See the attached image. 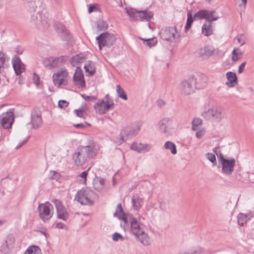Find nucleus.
Here are the masks:
<instances>
[{
    "label": "nucleus",
    "instance_id": "59",
    "mask_svg": "<svg viewBox=\"0 0 254 254\" xmlns=\"http://www.w3.org/2000/svg\"><path fill=\"white\" fill-rule=\"evenodd\" d=\"M29 136H28L26 139L22 141L21 143H19L16 147L15 148L18 149L20 148L23 145H24L29 139Z\"/></svg>",
    "mask_w": 254,
    "mask_h": 254
},
{
    "label": "nucleus",
    "instance_id": "40",
    "mask_svg": "<svg viewBox=\"0 0 254 254\" xmlns=\"http://www.w3.org/2000/svg\"><path fill=\"white\" fill-rule=\"evenodd\" d=\"M15 238L13 235L10 234L7 236L5 240L6 246L8 248H12L15 243Z\"/></svg>",
    "mask_w": 254,
    "mask_h": 254
},
{
    "label": "nucleus",
    "instance_id": "32",
    "mask_svg": "<svg viewBox=\"0 0 254 254\" xmlns=\"http://www.w3.org/2000/svg\"><path fill=\"white\" fill-rule=\"evenodd\" d=\"M252 217L251 214L240 213L237 216V221L240 226H244Z\"/></svg>",
    "mask_w": 254,
    "mask_h": 254
},
{
    "label": "nucleus",
    "instance_id": "29",
    "mask_svg": "<svg viewBox=\"0 0 254 254\" xmlns=\"http://www.w3.org/2000/svg\"><path fill=\"white\" fill-rule=\"evenodd\" d=\"M201 33L205 36H209L213 33V28L212 23L205 22L201 28Z\"/></svg>",
    "mask_w": 254,
    "mask_h": 254
},
{
    "label": "nucleus",
    "instance_id": "48",
    "mask_svg": "<svg viewBox=\"0 0 254 254\" xmlns=\"http://www.w3.org/2000/svg\"><path fill=\"white\" fill-rule=\"evenodd\" d=\"M97 27L99 31H102L105 30L108 25L106 22L103 20H99L97 23Z\"/></svg>",
    "mask_w": 254,
    "mask_h": 254
},
{
    "label": "nucleus",
    "instance_id": "27",
    "mask_svg": "<svg viewBox=\"0 0 254 254\" xmlns=\"http://www.w3.org/2000/svg\"><path fill=\"white\" fill-rule=\"evenodd\" d=\"M52 202L55 204L58 218L64 219V206L62 201L58 199H55L52 200Z\"/></svg>",
    "mask_w": 254,
    "mask_h": 254
},
{
    "label": "nucleus",
    "instance_id": "44",
    "mask_svg": "<svg viewBox=\"0 0 254 254\" xmlns=\"http://www.w3.org/2000/svg\"><path fill=\"white\" fill-rule=\"evenodd\" d=\"M242 53L239 50L235 49L232 52V60L233 61H237L241 59L242 57Z\"/></svg>",
    "mask_w": 254,
    "mask_h": 254
},
{
    "label": "nucleus",
    "instance_id": "31",
    "mask_svg": "<svg viewBox=\"0 0 254 254\" xmlns=\"http://www.w3.org/2000/svg\"><path fill=\"white\" fill-rule=\"evenodd\" d=\"M114 216L118 217L120 219L123 220L125 224H127V219L125 216L121 204L119 203L117 205L116 210L114 213Z\"/></svg>",
    "mask_w": 254,
    "mask_h": 254
},
{
    "label": "nucleus",
    "instance_id": "62",
    "mask_svg": "<svg viewBox=\"0 0 254 254\" xmlns=\"http://www.w3.org/2000/svg\"><path fill=\"white\" fill-rule=\"evenodd\" d=\"M56 227L57 228L62 229L64 227V224L62 223H58L56 224Z\"/></svg>",
    "mask_w": 254,
    "mask_h": 254
},
{
    "label": "nucleus",
    "instance_id": "55",
    "mask_svg": "<svg viewBox=\"0 0 254 254\" xmlns=\"http://www.w3.org/2000/svg\"><path fill=\"white\" fill-rule=\"evenodd\" d=\"M130 147L131 149L136 151L138 152H139V143L134 142L131 144Z\"/></svg>",
    "mask_w": 254,
    "mask_h": 254
},
{
    "label": "nucleus",
    "instance_id": "34",
    "mask_svg": "<svg viewBox=\"0 0 254 254\" xmlns=\"http://www.w3.org/2000/svg\"><path fill=\"white\" fill-rule=\"evenodd\" d=\"M185 251L187 254H203L204 253V249L199 246L193 247Z\"/></svg>",
    "mask_w": 254,
    "mask_h": 254
},
{
    "label": "nucleus",
    "instance_id": "9",
    "mask_svg": "<svg viewBox=\"0 0 254 254\" xmlns=\"http://www.w3.org/2000/svg\"><path fill=\"white\" fill-rule=\"evenodd\" d=\"M140 129V126L138 124H135L132 126L126 127L121 131V136L119 139L115 140V142L121 144L124 141V137H131L135 135Z\"/></svg>",
    "mask_w": 254,
    "mask_h": 254
},
{
    "label": "nucleus",
    "instance_id": "47",
    "mask_svg": "<svg viewBox=\"0 0 254 254\" xmlns=\"http://www.w3.org/2000/svg\"><path fill=\"white\" fill-rule=\"evenodd\" d=\"M187 16V24L185 27L186 30H188L190 28L193 21L192 15L190 12L188 13Z\"/></svg>",
    "mask_w": 254,
    "mask_h": 254
},
{
    "label": "nucleus",
    "instance_id": "56",
    "mask_svg": "<svg viewBox=\"0 0 254 254\" xmlns=\"http://www.w3.org/2000/svg\"><path fill=\"white\" fill-rule=\"evenodd\" d=\"M81 96L85 100L93 101L96 99V98L95 96H89L85 94H81Z\"/></svg>",
    "mask_w": 254,
    "mask_h": 254
},
{
    "label": "nucleus",
    "instance_id": "17",
    "mask_svg": "<svg viewBox=\"0 0 254 254\" xmlns=\"http://www.w3.org/2000/svg\"><path fill=\"white\" fill-rule=\"evenodd\" d=\"M22 1L27 9L32 14L44 9L41 6L40 0H22Z\"/></svg>",
    "mask_w": 254,
    "mask_h": 254
},
{
    "label": "nucleus",
    "instance_id": "43",
    "mask_svg": "<svg viewBox=\"0 0 254 254\" xmlns=\"http://www.w3.org/2000/svg\"><path fill=\"white\" fill-rule=\"evenodd\" d=\"M208 10H201L196 12L194 15V18L197 19H206L207 14H208Z\"/></svg>",
    "mask_w": 254,
    "mask_h": 254
},
{
    "label": "nucleus",
    "instance_id": "49",
    "mask_svg": "<svg viewBox=\"0 0 254 254\" xmlns=\"http://www.w3.org/2000/svg\"><path fill=\"white\" fill-rule=\"evenodd\" d=\"M139 152L142 151H148L151 148V146L148 144H143L139 143Z\"/></svg>",
    "mask_w": 254,
    "mask_h": 254
},
{
    "label": "nucleus",
    "instance_id": "23",
    "mask_svg": "<svg viewBox=\"0 0 254 254\" xmlns=\"http://www.w3.org/2000/svg\"><path fill=\"white\" fill-rule=\"evenodd\" d=\"M53 27L57 34L62 39L64 38V24L63 19H55L53 21Z\"/></svg>",
    "mask_w": 254,
    "mask_h": 254
},
{
    "label": "nucleus",
    "instance_id": "33",
    "mask_svg": "<svg viewBox=\"0 0 254 254\" xmlns=\"http://www.w3.org/2000/svg\"><path fill=\"white\" fill-rule=\"evenodd\" d=\"M132 207L134 210H139L143 204L142 198L138 196L133 195L131 198Z\"/></svg>",
    "mask_w": 254,
    "mask_h": 254
},
{
    "label": "nucleus",
    "instance_id": "19",
    "mask_svg": "<svg viewBox=\"0 0 254 254\" xmlns=\"http://www.w3.org/2000/svg\"><path fill=\"white\" fill-rule=\"evenodd\" d=\"M31 122L35 129L38 128L42 125L41 113L39 108L34 109L32 111Z\"/></svg>",
    "mask_w": 254,
    "mask_h": 254
},
{
    "label": "nucleus",
    "instance_id": "46",
    "mask_svg": "<svg viewBox=\"0 0 254 254\" xmlns=\"http://www.w3.org/2000/svg\"><path fill=\"white\" fill-rule=\"evenodd\" d=\"M64 41H67V44L71 46L73 43V39L72 36L70 35V32L67 30L64 29Z\"/></svg>",
    "mask_w": 254,
    "mask_h": 254
},
{
    "label": "nucleus",
    "instance_id": "36",
    "mask_svg": "<svg viewBox=\"0 0 254 254\" xmlns=\"http://www.w3.org/2000/svg\"><path fill=\"white\" fill-rule=\"evenodd\" d=\"M202 125V121L198 118H195L192 121L191 129L193 131H196L201 128Z\"/></svg>",
    "mask_w": 254,
    "mask_h": 254
},
{
    "label": "nucleus",
    "instance_id": "54",
    "mask_svg": "<svg viewBox=\"0 0 254 254\" xmlns=\"http://www.w3.org/2000/svg\"><path fill=\"white\" fill-rule=\"evenodd\" d=\"M33 80L35 85L38 86L40 84V77L38 74L35 73H33Z\"/></svg>",
    "mask_w": 254,
    "mask_h": 254
},
{
    "label": "nucleus",
    "instance_id": "7",
    "mask_svg": "<svg viewBox=\"0 0 254 254\" xmlns=\"http://www.w3.org/2000/svg\"><path fill=\"white\" fill-rule=\"evenodd\" d=\"M202 116L207 120H212L216 122H220L224 118L225 113L222 108L214 107L209 109L207 111L203 113Z\"/></svg>",
    "mask_w": 254,
    "mask_h": 254
},
{
    "label": "nucleus",
    "instance_id": "38",
    "mask_svg": "<svg viewBox=\"0 0 254 254\" xmlns=\"http://www.w3.org/2000/svg\"><path fill=\"white\" fill-rule=\"evenodd\" d=\"M164 147L166 149L170 150L173 154H176L177 153L176 146L175 143L171 141H168L165 142Z\"/></svg>",
    "mask_w": 254,
    "mask_h": 254
},
{
    "label": "nucleus",
    "instance_id": "12",
    "mask_svg": "<svg viewBox=\"0 0 254 254\" xmlns=\"http://www.w3.org/2000/svg\"><path fill=\"white\" fill-rule=\"evenodd\" d=\"M43 64L48 69H53L62 66L64 64V56L54 58L50 57L44 59Z\"/></svg>",
    "mask_w": 254,
    "mask_h": 254
},
{
    "label": "nucleus",
    "instance_id": "52",
    "mask_svg": "<svg viewBox=\"0 0 254 254\" xmlns=\"http://www.w3.org/2000/svg\"><path fill=\"white\" fill-rule=\"evenodd\" d=\"M206 158L208 159L211 162L216 163V157L214 154L211 153H207L206 154Z\"/></svg>",
    "mask_w": 254,
    "mask_h": 254
},
{
    "label": "nucleus",
    "instance_id": "26",
    "mask_svg": "<svg viewBox=\"0 0 254 254\" xmlns=\"http://www.w3.org/2000/svg\"><path fill=\"white\" fill-rule=\"evenodd\" d=\"M88 107L87 104L86 103H83L79 109L74 110V113L77 117L84 120L86 119L88 116Z\"/></svg>",
    "mask_w": 254,
    "mask_h": 254
},
{
    "label": "nucleus",
    "instance_id": "25",
    "mask_svg": "<svg viewBox=\"0 0 254 254\" xmlns=\"http://www.w3.org/2000/svg\"><path fill=\"white\" fill-rule=\"evenodd\" d=\"M226 78L228 81L226 85L229 87H234L238 83V79L236 74L232 71H229L226 73Z\"/></svg>",
    "mask_w": 254,
    "mask_h": 254
},
{
    "label": "nucleus",
    "instance_id": "53",
    "mask_svg": "<svg viewBox=\"0 0 254 254\" xmlns=\"http://www.w3.org/2000/svg\"><path fill=\"white\" fill-rule=\"evenodd\" d=\"M124 238L119 233H115L113 235V240L114 241H118L119 240H121V241L124 240Z\"/></svg>",
    "mask_w": 254,
    "mask_h": 254
},
{
    "label": "nucleus",
    "instance_id": "42",
    "mask_svg": "<svg viewBox=\"0 0 254 254\" xmlns=\"http://www.w3.org/2000/svg\"><path fill=\"white\" fill-rule=\"evenodd\" d=\"M208 13L206 16V22H210L211 23L212 21L217 20L219 18V17L215 14V11L208 10Z\"/></svg>",
    "mask_w": 254,
    "mask_h": 254
},
{
    "label": "nucleus",
    "instance_id": "51",
    "mask_svg": "<svg viewBox=\"0 0 254 254\" xmlns=\"http://www.w3.org/2000/svg\"><path fill=\"white\" fill-rule=\"evenodd\" d=\"M144 40L146 42V45L149 47H151L155 45L157 43V41L155 39H148Z\"/></svg>",
    "mask_w": 254,
    "mask_h": 254
},
{
    "label": "nucleus",
    "instance_id": "24",
    "mask_svg": "<svg viewBox=\"0 0 254 254\" xmlns=\"http://www.w3.org/2000/svg\"><path fill=\"white\" fill-rule=\"evenodd\" d=\"M54 84L57 87H60L64 83V69L61 68L53 75Z\"/></svg>",
    "mask_w": 254,
    "mask_h": 254
},
{
    "label": "nucleus",
    "instance_id": "1",
    "mask_svg": "<svg viewBox=\"0 0 254 254\" xmlns=\"http://www.w3.org/2000/svg\"><path fill=\"white\" fill-rule=\"evenodd\" d=\"M97 150L94 145L91 144L79 146L74 153L72 158L76 166H81L96 155Z\"/></svg>",
    "mask_w": 254,
    "mask_h": 254
},
{
    "label": "nucleus",
    "instance_id": "3",
    "mask_svg": "<svg viewBox=\"0 0 254 254\" xmlns=\"http://www.w3.org/2000/svg\"><path fill=\"white\" fill-rule=\"evenodd\" d=\"M199 84L197 78L194 75H190L183 80L180 85V90L182 94L188 95L193 93Z\"/></svg>",
    "mask_w": 254,
    "mask_h": 254
},
{
    "label": "nucleus",
    "instance_id": "4",
    "mask_svg": "<svg viewBox=\"0 0 254 254\" xmlns=\"http://www.w3.org/2000/svg\"><path fill=\"white\" fill-rule=\"evenodd\" d=\"M216 155L222 166V173L228 176L231 175L234 171L236 164L235 158L232 157L225 158L221 153L219 154L216 153Z\"/></svg>",
    "mask_w": 254,
    "mask_h": 254
},
{
    "label": "nucleus",
    "instance_id": "5",
    "mask_svg": "<svg viewBox=\"0 0 254 254\" xmlns=\"http://www.w3.org/2000/svg\"><path fill=\"white\" fill-rule=\"evenodd\" d=\"M96 196V193L92 190H81L77 192L75 198L77 201L81 204L92 205Z\"/></svg>",
    "mask_w": 254,
    "mask_h": 254
},
{
    "label": "nucleus",
    "instance_id": "30",
    "mask_svg": "<svg viewBox=\"0 0 254 254\" xmlns=\"http://www.w3.org/2000/svg\"><path fill=\"white\" fill-rule=\"evenodd\" d=\"M83 68L85 69L87 76H92L95 72V66L94 64L90 61L87 62L85 64Z\"/></svg>",
    "mask_w": 254,
    "mask_h": 254
},
{
    "label": "nucleus",
    "instance_id": "64",
    "mask_svg": "<svg viewBox=\"0 0 254 254\" xmlns=\"http://www.w3.org/2000/svg\"><path fill=\"white\" fill-rule=\"evenodd\" d=\"M176 254H187L186 251L185 250H182L180 251L178 253Z\"/></svg>",
    "mask_w": 254,
    "mask_h": 254
},
{
    "label": "nucleus",
    "instance_id": "60",
    "mask_svg": "<svg viewBox=\"0 0 254 254\" xmlns=\"http://www.w3.org/2000/svg\"><path fill=\"white\" fill-rule=\"evenodd\" d=\"M95 8H96V7L95 5H89V7H88V12L89 13H91Z\"/></svg>",
    "mask_w": 254,
    "mask_h": 254
},
{
    "label": "nucleus",
    "instance_id": "2",
    "mask_svg": "<svg viewBox=\"0 0 254 254\" xmlns=\"http://www.w3.org/2000/svg\"><path fill=\"white\" fill-rule=\"evenodd\" d=\"M30 21L39 31L47 30L50 26L49 19L44 9L31 14Z\"/></svg>",
    "mask_w": 254,
    "mask_h": 254
},
{
    "label": "nucleus",
    "instance_id": "58",
    "mask_svg": "<svg viewBox=\"0 0 254 254\" xmlns=\"http://www.w3.org/2000/svg\"><path fill=\"white\" fill-rule=\"evenodd\" d=\"M246 65V62H243V63H242L240 64V65L239 67L238 71L239 73H242L243 72Z\"/></svg>",
    "mask_w": 254,
    "mask_h": 254
},
{
    "label": "nucleus",
    "instance_id": "18",
    "mask_svg": "<svg viewBox=\"0 0 254 254\" xmlns=\"http://www.w3.org/2000/svg\"><path fill=\"white\" fill-rule=\"evenodd\" d=\"M215 52V49L211 46L201 48L196 52L197 55L203 60L207 59L212 56Z\"/></svg>",
    "mask_w": 254,
    "mask_h": 254
},
{
    "label": "nucleus",
    "instance_id": "16",
    "mask_svg": "<svg viewBox=\"0 0 254 254\" xmlns=\"http://www.w3.org/2000/svg\"><path fill=\"white\" fill-rule=\"evenodd\" d=\"M108 95L106 96V98H108ZM114 105V103L109 102L108 98L106 100H100L94 105V109L97 113L99 114H104L106 113L112 106Z\"/></svg>",
    "mask_w": 254,
    "mask_h": 254
},
{
    "label": "nucleus",
    "instance_id": "20",
    "mask_svg": "<svg viewBox=\"0 0 254 254\" xmlns=\"http://www.w3.org/2000/svg\"><path fill=\"white\" fill-rule=\"evenodd\" d=\"M73 81L75 85L80 88H84L85 86L82 71L79 67H77L75 69L73 76Z\"/></svg>",
    "mask_w": 254,
    "mask_h": 254
},
{
    "label": "nucleus",
    "instance_id": "28",
    "mask_svg": "<svg viewBox=\"0 0 254 254\" xmlns=\"http://www.w3.org/2000/svg\"><path fill=\"white\" fill-rule=\"evenodd\" d=\"M93 185L94 189L99 192L104 190L106 189L105 181L101 178L94 179Z\"/></svg>",
    "mask_w": 254,
    "mask_h": 254
},
{
    "label": "nucleus",
    "instance_id": "37",
    "mask_svg": "<svg viewBox=\"0 0 254 254\" xmlns=\"http://www.w3.org/2000/svg\"><path fill=\"white\" fill-rule=\"evenodd\" d=\"M24 254H41V249L37 246H30Z\"/></svg>",
    "mask_w": 254,
    "mask_h": 254
},
{
    "label": "nucleus",
    "instance_id": "50",
    "mask_svg": "<svg viewBox=\"0 0 254 254\" xmlns=\"http://www.w3.org/2000/svg\"><path fill=\"white\" fill-rule=\"evenodd\" d=\"M196 131H197L195 133V136L198 139L202 138L205 133V130L204 128H201Z\"/></svg>",
    "mask_w": 254,
    "mask_h": 254
},
{
    "label": "nucleus",
    "instance_id": "35",
    "mask_svg": "<svg viewBox=\"0 0 254 254\" xmlns=\"http://www.w3.org/2000/svg\"><path fill=\"white\" fill-rule=\"evenodd\" d=\"M185 251L187 254H203L204 253V249L199 246L193 247Z\"/></svg>",
    "mask_w": 254,
    "mask_h": 254
},
{
    "label": "nucleus",
    "instance_id": "15",
    "mask_svg": "<svg viewBox=\"0 0 254 254\" xmlns=\"http://www.w3.org/2000/svg\"><path fill=\"white\" fill-rule=\"evenodd\" d=\"M51 208H52V205L49 202L40 204L39 205V216L44 221H46L52 217L53 213L51 211Z\"/></svg>",
    "mask_w": 254,
    "mask_h": 254
},
{
    "label": "nucleus",
    "instance_id": "39",
    "mask_svg": "<svg viewBox=\"0 0 254 254\" xmlns=\"http://www.w3.org/2000/svg\"><path fill=\"white\" fill-rule=\"evenodd\" d=\"M116 90L118 94V96L124 100H127V97L126 93L124 90L121 87L120 85H116Z\"/></svg>",
    "mask_w": 254,
    "mask_h": 254
},
{
    "label": "nucleus",
    "instance_id": "63",
    "mask_svg": "<svg viewBox=\"0 0 254 254\" xmlns=\"http://www.w3.org/2000/svg\"><path fill=\"white\" fill-rule=\"evenodd\" d=\"M160 208L162 210H164L165 209V203L164 202H161L160 203Z\"/></svg>",
    "mask_w": 254,
    "mask_h": 254
},
{
    "label": "nucleus",
    "instance_id": "14",
    "mask_svg": "<svg viewBox=\"0 0 254 254\" xmlns=\"http://www.w3.org/2000/svg\"><path fill=\"white\" fill-rule=\"evenodd\" d=\"M129 224V231L134 237L145 230L144 225L134 217L130 218Z\"/></svg>",
    "mask_w": 254,
    "mask_h": 254
},
{
    "label": "nucleus",
    "instance_id": "45",
    "mask_svg": "<svg viewBox=\"0 0 254 254\" xmlns=\"http://www.w3.org/2000/svg\"><path fill=\"white\" fill-rule=\"evenodd\" d=\"M90 169V168L85 171L82 172L78 176V181L80 183L85 185L86 182L87 180V176L88 175V170Z\"/></svg>",
    "mask_w": 254,
    "mask_h": 254
},
{
    "label": "nucleus",
    "instance_id": "13",
    "mask_svg": "<svg viewBox=\"0 0 254 254\" xmlns=\"http://www.w3.org/2000/svg\"><path fill=\"white\" fill-rule=\"evenodd\" d=\"M172 120L170 118H164L161 119L157 124V127L163 133L167 135L172 134Z\"/></svg>",
    "mask_w": 254,
    "mask_h": 254
},
{
    "label": "nucleus",
    "instance_id": "11",
    "mask_svg": "<svg viewBox=\"0 0 254 254\" xmlns=\"http://www.w3.org/2000/svg\"><path fill=\"white\" fill-rule=\"evenodd\" d=\"M13 109H9L0 116V123L3 128L9 129L11 127L14 122Z\"/></svg>",
    "mask_w": 254,
    "mask_h": 254
},
{
    "label": "nucleus",
    "instance_id": "10",
    "mask_svg": "<svg viewBox=\"0 0 254 254\" xmlns=\"http://www.w3.org/2000/svg\"><path fill=\"white\" fill-rule=\"evenodd\" d=\"M161 38L166 41L175 42L180 37L176 27H171L162 29L160 31Z\"/></svg>",
    "mask_w": 254,
    "mask_h": 254
},
{
    "label": "nucleus",
    "instance_id": "61",
    "mask_svg": "<svg viewBox=\"0 0 254 254\" xmlns=\"http://www.w3.org/2000/svg\"><path fill=\"white\" fill-rule=\"evenodd\" d=\"M58 106L59 108L62 109L64 108V100H61L58 102Z\"/></svg>",
    "mask_w": 254,
    "mask_h": 254
},
{
    "label": "nucleus",
    "instance_id": "21",
    "mask_svg": "<svg viewBox=\"0 0 254 254\" xmlns=\"http://www.w3.org/2000/svg\"><path fill=\"white\" fill-rule=\"evenodd\" d=\"M12 64L15 72L17 75H20L25 70L24 64L21 62L20 58L15 56L12 60Z\"/></svg>",
    "mask_w": 254,
    "mask_h": 254
},
{
    "label": "nucleus",
    "instance_id": "41",
    "mask_svg": "<svg viewBox=\"0 0 254 254\" xmlns=\"http://www.w3.org/2000/svg\"><path fill=\"white\" fill-rule=\"evenodd\" d=\"M49 177L52 179L56 180L57 182H61V181L63 180V178L61 175L55 172V171H50L49 174Z\"/></svg>",
    "mask_w": 254,
    "mask_h": 254
},
{
    "label": "nucleus",
    "instance_id": "57",
    "mask_svg": "<svg viewBox=\"0 0 254 254\" xmlns=\"http://www.w3.org/2000/svg\"><path fill=\"white\" fill-rule=\"evenodd\" d=\"M86 125L90 126L89 124L85 123V124H74L73 127L77 128H84L86 127Z\"/></svg>",
    "mask_w": 254,
    "mask_h": 254
},
{
    "label": "nucleus",
    "instance_id": "6",
    "mask_svg": "<svg viewBox=\"0 0 254 254\" xmlns=\"http://www.w3.org/2000/svg\"><path fill=\"white\" fill-rule=\"evenodd\" d=\"M126 12L132 20H137L138 17L141 20L149 21L153 16V13L148 10H136L130 8L126 9Z\"/></svg>",
    "mask_w": 254,
    "mask_h": 254
},
{
    "label": "nucleus",
    "instance_id": "22",
    "mask_svg": "<svg viewBox=\"0 0 254 254\" xmlns=\"http://www.w3.org/2000/svg\"><path fill=\"white\" fill-rule=\"evenodd\" d=\"M134 237L136 241L139 242L144 246H149L151 245V239L148 234L145 231V230Z\"/></svg>",
    "mask_w": 254,
    "mask_h": 254
},
{
    "label": "nucleus",
    "instance_id": "8",
    "mask_svg": "<svg viewBox=\"0 0 254 254\" xmlns=\"http://www.w3.org/2000/svg\"><path fill=\"white\" fill-rule=\"evenodd\" d=\"M96 39L98 41L100 50H101L102 47H110L112 46L116 41L117 38L114 34L105 32L97 36Z\"/></svg>",
    "mask_w": 254,
    "mask_h": 254
}]
</instances>
